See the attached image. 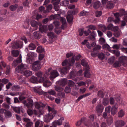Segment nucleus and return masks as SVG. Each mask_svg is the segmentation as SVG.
I'll use <instances>...</instances> for the list:
<instances>
[{
	"label": "nucleus",
	"instance_id": "f257e3e1",
	"mask_svg": "<svg viewBox=\"0 0 127 127\" xmlns=\"http://www.w3.org/2000/svg\"><path fill=\"white\" fill-rule=\"evenodd\" d=\"M36 75L37 76L38 82L39 83L43 82V85L45 87H48L49 85L48 84L50 83V82L49 81L45 76L43 75L42 73L39 71L36 73Z\"/></svg>",
	"mask_w": 127,
	"mask_h": 127
},
{
	"label": "nucleus",
	"instance_id": "f03ea898",
	"mask_svg": "<svg viewBox=\"0 0 127 127\" xmlns=\"http://www.w3.org/2000/svg\"><path fill=\"white\" fill-rule=\"evenodd\" d=\"M32 69L34 71H37L41 68L39 61H38L34 62L32 64Z\"/></svg>",
	"mask_w": 127,
	"mask_h": 127
},
{
	"label": "nucleus",
	"instance_id": "7ed1b4c3",
	"mask_svg": "<svg viewBox=\"0 0 127 127\" xmlns=\"http://www.w3.org/2000/svg\"><path fill=\"white\" fill-rule=\"evenodd\" d=\"M23 45V43L22 41H19L14 42V44L12 46L14 49H17L19 48H21Z\"/></svg>",
	"mask_w": 127,
	"mask_h": 127
},
{
	"label": "nucleus",
	"instance_id": "20e7f679",
	"mask_svg": "<svg viewBox=\"0 0 127 127\" xmlns=\"http://www.w3.org/2000/svg\"><path fill=\"white\" fill-rule=\"evenodd\" d=\"M118 105L116 103L113 105L111 109V112L112 115H115L117 112Z\"/></svg>",
	"mask_w": 127,
	"mask_h": 127
},
{
	"label": "nucleus",
	"instance_id": "39448f33",
	"mask_svg": "<svg viewBox=\"0 0 127 127\" xmlns=\"http://www.w3.org/2000/svg\"><path fill=\"white\" fill-rule=\"evenodd\" d=\"M64 118L63 117H62L58 120L57 121H54L52 123L53 126L54 127H56L57 125H61L62 123V121L64 120Z\"/></svg>",
	"mask_w": 127,
	"mask_h": 127
},
{
	"label": "nucleus",
	"instance_id": "423d86ee",
	"mask_svg": "<svg viewBox=\"0 0 127 127\" xmlns=\"http://www.w3.org/2000/svg\"><path fill=\"white\" fill-rule=\"evenodd\" d=\"M103 109V106L101 104H99L96 107V111L98 113H101Z\"/></svg>",
	"mask_w": 127,
	"mask_h": 127
},
{
	"label": "nucleus",
	"instance_id": "0eeeda50",
	"mask_svg": "<svg viewBox=\"0 0 127 127\" xmlns=\"http://www.w3.org/2000/svg\"><path fill=\"white\" fill-rule=\"evenodd\" d=\"M125 124L124 121L122 120L117 121L115 123V125L116 127H121L124 126Z\"/></svg>",
	"mask_w": 127,
	"mask_h": 127
},
{
	"label": "nucleus",
	"instance_id": "6e6552de",
	"mask_svg": "<svg viewBox=\"0 0 127 127\" xmlns=\"http://www.w3.org/2000/svg\"><path fill=\"white\" fill-rule=\"evenodd\" d=\"M34 106L35 107L38 109H40L41 107L43 108L45 106V105L43 104L41 102L38 103L37 102H35Z\"/></svg>",
	"mask_w": 127,
	"mask_h": 127
},
{
	"label": "nucleus",
	"instance_id": "1a4fd4ad",
	"mask_svg": "<svg viewBox=\"0 0 127 127\" xmlns=\"http://www.w3.org/2000/svg\"><path fill=\"white\" fill-rule=\"evenodd\" d=\"M53 114L49 113L46 115L45 117V120L47 122H49L50 120L52 119L54 117Z\"/></svg>",
	"mask_w": 127,
	"mask_h": 127
},
{
	"label": "nucleus",
	"instance_id": "9d476101",
	"mask_svg": "<svg viewBox=\"0 0 127 127\" xmlns=\"http://www.w3.org/2000/svg\"><path fill=\"white\" fill-rule=\"evenodd\" d=\"M59 74L57 71L56 70H53L51 72L50 76V79L51 80H52L53 78H54L58 76Z\"/></svg>",
	"mask_w": 127,
	"mask_h": 127
},
{
	"label": "nucleus",
	"instance_id": "9b49d317",
	"mask_svg": "<svg viewBox=\"0 0 127 127\" xmlns=\"http://www.w3.org/2000/svg\"><path fill=\"white\" fill-rule=\"evenodd\" d=\"M89 69V67H88L86 68L85 69V71L84 73V76L87 78H90L91 75Z\"/></svg>",
	"mask_w": 127,
	"mask_h": 127
},
{
	"label": "nucleus",
	"instance_id": "f8f14e48",
	"mask_svg": "<svg viewBox=\"0 0 127 127\" xmlns=\"http://www.w3.org/2000/svg\"><path fill=\"white\" fill-rule=\"evenodd\" d=\"M114 15L115 18V19L113 20V21L115 23H118L120 21L119 17L120 15L119 13L117 12L114 13Z\"/></svg>",
	"mask_w": 127,
	"mask_h": 127
},
{
	"label": "nucleus",
	"instance_id": "ddd939ff",
	"mask_svg": "<svg viewBox=\"0 0 127 127\" xmlns=\"http://www.w3.org/2000/svg\"><path fill=\"white\" fill-rule=\"evenodd\" d=\"M114 6V4L112 1H108L107 2L106 8L108 9L113 8Z\"/></svg>",
	"mask_w": 127,
	"mask_h": 127
},
{
	"label": "nucleus",
	"instance_id": "4468645a",
	"mask_svg": "<svg viewBox=\"0 0 127 127\" xmlns=\"http://www.w3.org/2000/svg\"><path fill=\"white\" fill-rule=\"evenodd\" d=\"M44 94L45 95H54L56 94V92L54 90H50L47 92H44Z\"/></svg>",
	"mask_w": 127,
	"mask_h": 127
},
{
	"label": "nucleus",
	"instance_id": "2eb2a0df",
	"mask_svg": "<svg viewBox=\"0 0 127 127\" xmlns=\"http://www.w3.org/2000/svg\"><path fill=\"white\" fill-rule=\"evenodd\" d=\"M47 27L45 25H40L39 27V31H40L42 33L43 32H45L47 30Z\"/></svg>",
	"mask_w": 127,
	"mask_h": 127
},
{
	"label": "nucleus",
	"instance_id": "dca6fc26",
	"mask_svg": "<svg viewBox=\"0 0 127 127\" xmlns=\"http://www.w3.org/2000/svg\"><path fill=\"white\" fill-rule=\"evenodd\" d=\"M31 24L32 26L35 28V30H37V29L38 26L39 25V23L38 22L33 20L31 21Z\"/></svg>",
	"mask_w": 127,
	"mask_h": 127
},
{
	"label": "nucleus",
	"instance_id": "f3484780",
	"mask_svg": "<svg viewBox=\"0 0 127 127\" xmlns=\"http://www.w3.org/2000/svg\"><path fill=\"white\" fill-rule=\"evenodd\" d=\"M47 108L49 112V113L55 114L57 113V111L55 110L53 108L49 106H47Z\"/></svg>",
	"mask_w": 127,
	"mask_h": 127
},
{
	"label": "nucleus",
	"instance_id": "a211bd4d",
	"mask_svg": "<svg viewBox=\"0 0 127 127\" xmlns=\"http://www.w3.org/2000/svg\"><path fill=\"white\" fill-rule=\"evenodd\" d=\"M21 73L27 77L31 76L32 75V72L28 70H26Z\"/></svg>",
	"mask_w": 127,
	"mask_h": 127
},
{
	"label": "nucleus",
	"instance_id": "6ab92c4d",
	"mask_svg": "<svg viewBox=\"0 0 127 127\" xmlns=\"http://www.w3.org/2000/svg\"><path fill=\"white\" fill-rule=\"evenodd\" d=\"M33 35L34 37L37 39H39L41 36V32H34L33 33Z\"/></svg>",
	"mask_w": 127,
	"mask_h": 127
},
{
	"label": "nucleus",
	"instance_id": "aec40b11",
	"mask_svg": "<svg viewBox=\"0 0 127 127\" xmlns=\"http://www.w3.org/2000/svg\"><path fill=\"white\" fill-rule=\"evenodd\" d=\"M9 81L8 79L4 78L2 79H0V84H1L3 85L1 86L2 88L4 86V84H6Z\"/></svg>",
	"mask_w": 127,
	"mask_h": 127
},
{
	"label": "nucleus",
	"instance_id": "412c9836",
	"mask_svg": "<svg viewBox=\"0 0 127 127\" xmlns=\"http://www.w3.org/2000/svg\"><path fill=\"white\" fill-rule=\"evenodd\" d=\"M5 116L6 118H9L12 116V113L9 110H6L4 112Z\"/></svg>",
	"mask_w": 127,
	"mask_h": 127
},
{
	"label": "nucleus",
	"instance_id": "4be33fe9",
	"mask_svg": "<svg viewBox=\"0 0 127 127\" xmlns=\"http://www.w3.org/2000/svg\"><path fill=\"white\" fill-rule=\"evenodd\" d=\"M21 107H12L13 110L16 113L19 114L20 113V108Z\"/></svg>",
	"mask_w": 127,
	"mask_h": 127
},
{
	"label": "nucleus",
	"instance_id": "5701e85b",
	"mask_svg": "<svg viewBox=\"0 0 127 127\" xmlns=\"http://www.w3.org/2000/svg\"><path fill=\"white\" fill-rule=\"evenodd\" d=\"M101 5V3L98 1H97L94 2L93 5V7L95 9L98 8Z\"/></svg>",
	"mask_w": 127,
	"mask_h": 127
},
{
	"label": "nucleus",
	"instance_id": "b1692460",
	"mask_svg": "<svg viewBox=\"0 0 127 127\" xmlns=\"http://www.w3.org/2000/svg\"><path fill=\"white\" fill-rule=\"evenodd\" d=\"M60 21L62 23V25L61 26V28L62 29H64V25L66 23V19L65 18L61 17L60 18Z\"/></svg>",
	"mask_w": 127,
	"mask_h": 127
},
{
	"label": "nucleus",
	"instance_id": "393cba45",
	"mask_svg": "<svg viewBox=\"0 0 127 127\" xmlns=\"http://www.w3.org/2000/svg\"><path fill=\"white\" fill-rule=\"evenodd\" d=\"M37 79V77H36L34 76H32L30 80L32 83H36L38 82Z\"/></svg>",
	"mask_w": 127,
	"mask_h": 127
},
{
	"label": "nucleus",
	"instance_id": "a878e982",
	"mask_svg": "<svg viewBox=\"0 0 127 127\" xmlns=\"http://www.w3.org/2000/svg\"><path fill=\"white\" fill-rule=\"evenodd\" d=\"M60 84L62 86H65L66 84L67 80L66 79L64 78L59 81Z\"/></svg>",
	"mask_w": 127,
	"mask_h": 127
},
{
	"label": "nucleus",
	"instance_id": "bb28decb",
	"mask_svg": "<svg viewBox=\"0 0 127 127\" xmlns=\"http://www.w3.org/2000/svg\"><path fill=\"white\" fill-rule=\"evenodd\" d=\"M127 60V57L125 56H122L119 58V62L122 63H123Z\"/></svg>",
	"mask_w": 127,
	"mask_h": 127
},
{
	"label": "nucleus",
	"instance_id": "cd10ccee",
	"mask_svg": "<svg viewBox=\"0 0 127 127\" xmlns=\"http://www.w3.org/2000/svg\"><path fill=\"white\" fill-rule=\"evenodd\" d=\"M36 47L35 45L33 43H31L28 46L29 49L30 50H34Z\"/></svg>",
	"mask_w": 127,
	"mask_h": 127
},
{
	"label": "nucleus",
	"instance_id": "c85d7f7f",
	"mask_svg": "<svg viewBox=\"0 0 127 127\" xmlns=\"http://www.w3.org/2000/svg\"><path fill=\"white\" fill-rule=\"evenodd\" d=\"M55 90L58 92H62L64 90V89L58 86H56L55 87Z\"/></svg>",
	"mask_w": 127,
	"mask_h": 127
},
{
	"label": "nucleus",
	"instance_id": "c756f323",
	"mask_svg": "<svg viewBox=\"0 0 127 127\" xmlns=\"http://www.w3.org/2000/svg\"><path fill=\"white\" fill-rule=\"evenodd\" d=\"M81 64L83 66L86 67V68L89 67V66L87 63L86 61L84 59L82 60L81 61Z\"/></svg>",
	"mask_w": 127,
	"mask_h": 127
},
{
	"label": "nucleus",
	"instance_id": "7c9ffc66",
	"mask_svg": "<svg viewBox=\"0 0 127 127\" xmlns=\"http://www.w3.org/2000/svg\"><path fill=\"white\" fill-rule=\"evenodd\" d=\"M18 7V5L17 4H15L14 5H11L9 7L10 9L12 11H15Z\"/></svg>",
	"mask_w": 127,
	"mask_h": 127
},
{
	"label": "nucleus",
	"instance_id": "2f4dec72",
	"mask_svg": "<svg viewBox=\"0 0 127 127\" xmlns=\"http://www.w3.org/2000/svg\"><path fill=\"white\" fill-rule=\"evenodd\" d=\"M57 95L60 98H64L65 97V94L64 92L58 93Z\"/></svg>",
	"mask_w": 127,
	"mask_h": 127
},
{
	"label": "nucleus",
	"instance_id": "473e14b6",
	"mask_svg": "<svg viewBox=\"0 0 127 127\" xmlns=\"http://www.w3.org/2000/svg\"><path fill=\"white\" fill-rule=\"evenodd\" d=\"M95 33L93 31L91 33V36H89L88 37V38L89 39L94 40L95 39Z\"/></svg>",
	"mask_w": 127,
	"mask_h": 127
},
{
	"label": "nucleus",
	"instance_id": "72a5a7b5",
	"mask_svg": "<svg viewBox=\"0 0 127 127\" xmlns=\"http://www.w3.org/2000/svg\"><path fill=\"white\" fill-rule=\"evenodd\" d=\"M66 18L68 22L69 23H71L73 20L72 16L70 15L69 14H68L66 17Z\"/></svg>",
	"mask_w": 127,
	"mask_h": 127
},
{
	"label": "nucleus",
	"instance_id": "f704fd0d",
	"mask_svg": "<svg viewBox=\"0 0 127 127\" xmlns=\"http://www.w3.org/2000/svg\"><path fill=\"white\" fill-rule=\"evenodd\" d=\"M12 54L15 57H17L19 54V52L17 50H13L11 51Z\"/></svg>",
	"mask_w": 127,
	"mask_h": 127
},
{
	"label": "nucleus",
	"instance_id": "c9c22d12",
	"mask_svg": "<svg viewBox=\"0 0 127 127\" xmlns=\"http://www.w3.org/2000/svg\"><path fill=\"white\" fill-rule=\"evenodd\" d=\"M125 115L124 111L122 109L120 110L118 113V116L119 117H122Z\"/></svg>",
	"mask_w": 127,
	"mask_h": 127
},
{
	"label": "nucleus",
	"instance_id": "e433bc0d",
	"mask_svg": "<svg viewBox=\"0 0 127 127\" xmlns=\"http://www.w3.org/2000/svg\"><path fill=\"white\" fill-rule=\"evenodd\" d=\"M40 124V121L38 120L35 123V127H42L43 126V123H41L40 125L39 126Z\"/></svg>",
	"mask_w": 127,
	"mask_h": 127
},
{
	"label": "nucleus",
	"instance_id": "4c0bfd02",
	"mask_svg": "<svg viewBox=\"0 0 127 127\" xmlns=\"http://www.w3.org/2000/svg\"><path fill=\"white\" fill-rule=\"evenodd\" d=\"M109 102L108 98H104L103 99L102 104L105 106L107 105Z\"/></svg>",
	"mask_w": 127,
	"mask_h": 127
},
{
	"label": "nucleus",
	"instance_id": "58836bf2",
	"mask_svg": "<svg viewBox=\"0 0 127 127\" xmlns=\"http://www.w3.org/2000/svg\"><path fill=\"white\" fill-rule=\"evenodd\" d=\"M52 7L53 6L52 4H50L49 5L46 7V10L45 11V12H44L45 13L48 12L49 11V10H50L52 9Z\"/></svg>",
	"mask_w": 127,
	"mask_h": 127
},
{
	"label": "nucleus",
	"instance_id": "ea45409f",
	"mask_svg": "<svg viewBox=\"0 0 127 127\" xmlns=\"http://www.w3.org/2000/svg\"><path fill=\"white\" fill-rule=\"evenodd\" d=\"M36 51L39 53H41L44 51V49L41 46H39L38 47Z\"/></svg>",
	"mask_w": 127,
	"mask_h": 127
},
{
	"label": "nucleus",
	"instance_id": "a19ab883",
	"mask_svg": "<svg viewBox=\"0 0 127 127\" xmlns=\"http://www.w3.org/2000/svg\"><path fill=\"white\" fill-rule=\"evenodd\" d=\"M107 124L109 125H111L113 122V119L111 118H109L107 120Z\"/></svg>",
	"mask_w": 127,
	"mask_h": 127
},
{
	"label": "nucleus",
	"instance_id": "79ce46f5",
	"mask_svg": "<svg viewBox=\"0 0 127 127\" xmlns=\"http://www.w3.org/2000/svg\"><path fill=\"white\" fill-rule=\"evenodd\" d=\"M47 34L48 36H49V38L52 39L55 37V36L53 32H50L48 33Z\"/></svg>",
	"mask_w": 127,
	"mask_h": 127
},
{
	"label": "nucleus",
	"instance_id": "37998d69",
	"mask_svg": "<svg viewBox=\"0 0 127 127\" xmlns=\"http://www.w3.org/2000/svg\"><path fill=\"white\" fill-rule=\"evenodd\" d=\"M97 56L100 59L102 60L104 59V55L103 53H99L97 55Z\"/></svg>",
	"mask_w": 127,
	"mask_h": 127
},
{
	"label": "nucleus",
	"instance_id": "c03bdc74",
	"mask_svg": "<svg viewBox=\"0 0 127 127\" xmlns=\"http://www.w3.org/2000/svg\"><path fill=\"white\" fill-rule=\"evenodd\" d=\"M114 60L115 57L113 56L108 59V63L110 64H112L114 62Z\"/></svg>",
	"mask_w": 127,
	"mask_h": 127
},
{
	"label": "nucleus",
	"instance_id": "a18cd8bd",
	"mask_svg": "<svg viewBox=\"0 0 127 127\" xmlns=\"http://www.w3.org/2000/svg\"><path fill=\"white\" fill-rule=\"evenodd\" d=\"M121 65V64L119 61L116 62L113 64V66L115 67H120Z\"/></svg>",
	"mask_w": 127,
	"mask_h": 127
},
{
	"label": "nucleus",
	"instance_id": "49530a36",
	"mask_svg": "<svg viewBox=\"0 0 127 127\" xmlns=\"http://www.w3.org/2000/svg\"><path fill=\"white\" fill-rule=\"evenodd\" d=\"M68 83L69 87H72L75 84L74 82L72 80H69L68 82Z\"/></svg>",
	"mask_w": 127,
	"mask_h": 127
},
{
	"label": "nucleus",
	"instance_id": "de8ad7c7",
	"mask_svg": "<svg viewBox=\"0 0 127 127\" xmlns=\"http://www.w3.org/2000/svg\"><path fill=\"white\" fill-rule=\"evenodd\" d=\"M97 95L99 97L102 98L104 96L103 93L101 91H99L98 92Z\"/></svg>",
	"mask_w": 127,
	"mask_h": 127
},
{
	"label": "nucleus",
	"instance_id": "09e8293b",
	"mask_svg": "<svg viewBox=\"0 0 127 127\" xmlns=\"http://www.w3.org/2000/svg\"><path fill=\"white\" fill-rule=\"evenodd\" d=\"M85 118H82L80 120L78 121L76 124V125L77 126H79L81 124L82 122H83L84 121Z\"/></svg>",
	"mask_w": 127,
	"mask_h": 127
},
{
	"label": "nucleus",
	"instance_id": "8fccbe9b",
	"mask_svg": "<svg viewBox=\"0 0 127 127\" xmlns=\"http://www.w3.org/2000/svg\"><path fill=\"white\" fill-rule=\"evenodd\" d=\"M121 34L120 32L119 31H116L113 34L116 37H119L120 36Z\"/></svg>",
	"mask_w": 127,
	"mask_h": 127
},
{
	"label": "nucleus",
	"instance_id": "3c124183",
	"mask_svg": "<svg viewBox=\"0 0 127 127\" xmlns=\"http://www.w3.org/2000/svg\"><path fill=\"white\" fill-rule=\"evenodd\" d=\"M64 92L66 93H70L71 92L70 87L68 86L66 87L64 90Z\"/></svg>",
	"mask_w": 127,
	"mask_h": 127
},
{
	"label": "nucleus",
	"instance_id": "603ef678",
	"mask_svg": "<svg viewBox=\"0 0 127 127\" xmlns=\"http://www.w3.org/2000/svg\"><path fill=\"white\" fill-rule=\"evenodd\" d=\"M112 52L113 53L115 54L117 57L119 56L120 55V52L118 51L112 50Z\"/></svg>",
	"mask_w": 127,
	"mask_h": 127
},
{
	"label": "nucleus",
	"instance_id": "864d4df0",
	"mask_svg": "<svg viewBox=\"0 0 127 127\" xmlns=\"http://www.w3.org/2000/svg\"><path fill=\"white\" fill-rule=\"evenodd\" d=\"M95 16L97 17H99L101 16L102 12L101 11H96L95 12Z\"/></svg>",
	"mask_w": 127,
	"mask_h": 127
},
{
	"label": "nucleus",
	"instance_id": "5fc2aeb1",
	"mask_svg": "<svg viewBox=\"0 0 127 127\" xmlns=\"http://www.w3.org/2000/svg\"><path fill=\"white\" fill-rule=\"evenodd\" d=\"M44 112V110L43 109L40 110L38 112V117H39L41 115H43Z\"/></svg>",
	"mask_w": 127,
	"mask_h": 127
},
{
	"label": "nucleus",
	"instance_id": "6e6d98bb",
	"mask_svg": "<svg viewBox=\"0 0 127 127\" xmlns=\"http://www.w3.org/2000/svg\"><path fill=\"white\" fill-rule=\"evenodd\" d=\"M3 107L5 108V109L8 110L9 108V104L6 103H3L2 104Z\"/></svg>",
	"mask_w": 127,
	"mask_h": 127
},
{
	"label": "nucleus",
	"instance_id": "4d7b16f0",
	"mask_svg": "<svg viewBox=\"0 0 127 127\" xmlns=\"http://www.w3.org/2000/svg\"><path fill=\"white\" fill-rule=\"evenodd\" d=\"M27 112L28 115L29 116H31L33 114V111L32 109L30 108H28L27 110Z\"/></svg>",
	"mask_w": 127,
	"mask_h": 127
},
{
	"label": "nucleus",
	"instance_id": "13d9d810",
	"mask_svg": "<svg viewBox=\"0 0 127 127\" xmlns=\"http://www.w3.org/2000/svg\"><path fill=\"white\" fill-rule=\"evenodd\" d=\"M60 1V0H52V2L53 5L56 4H59Z\"/></svg>",
	"mask_w": 127,
	"mask_h": 127
},
{
	"label": "nucleus",
	"instance_id": "bf43d9fd",
	"mask_svg": "<svg viewBox=\"0 0 127 127\" xmlns=\"http://www.w3.org/2000/svg\"><path fill=\"white\" fill-rule=\"evenodd\" d=\"M111 106H108L105 109V112L107 113H109L111 110Z\"/></svg>",
	"mask_w": 127,
	"mask_h": 127
},
{
	"label": "nucleus",
	"instance_id": "052dcab7",
	"mask_svg": "<svg viewBox=\"0 0 127 127\" xmlns=\"http://www.w3.org/2000/svg\"><path fill=\"white\" fill-rule=\"evenodd\" d=\"M119 13L121 16H123V15H126V11L125 10L123 9L121 10L120 11V13Z\"/></svg>",
	"mask_w": 127,
	"mask_h": 127
},
{
	"label": "nucleus",
	"instance_id": "680f3d73",
	"mask_svg": "<svg viewBox=\"0 0 127 127\" xmlns=\"http://www.w3.org/2000/svg\"><path fill=\"white\" fill-rule=\"evenodd\" d=\"M99 41L101 44H103L105 42V39L103 37H101L100 38Z\"/></svg>",
	"mask_w": 127,
	"mask_h": 127
},
{
	"label": "nucleus",
	"instance_id": "e2e57ef3",
	"mask_svg": "<svg viewBox=\"0 0 127 127\" xmlns=\"http://www.w3.org/2000/svg\"><path fill=\"white\" fill-rule=\"evenodd\" d=\"M75 13L76 12L74 10H71L68 11V14H69L70 15L73 16V15L75 14Z\"/></svg>",
	"mask_w": 127,
	"mask_h": 127
},
{
	"label": "nucleus",
	"instance_id": "0e129e2a",
	"mask_svg": "<svg viewBox=\"0 0 127 127\" xmlns=\"http://www.w3.org/2000/svg\"><path fill=\"white\" fill-rule=\"evenodd\" d=\"M33 106V104L29 102L27 103L26 106L28 108H32Z\"/></svg>",
	"mask_w": 127,
	"mask_h": 127
},
{
	"label": "nucleus",
	"instance_id": "69168bd1",
	"mask_svg": "<svg viewBox=\"0 0 127 127\" xmlns=\"http://www.w3.org/2000/svg\"><path fill=\"white\" fill-rule=\"evenodd\" d=\"M59 4H55L54 5V8L55 10L56 11H58L60 9V7Z\"/></svg>",
	"mask_w": 127,
	"mask_h": 127
},
{
	"label": "nucleus",
	"instance_id": "338daca9",
	"mask_svg": "<svg viewBox=\"0 0 127 127\" xmlns=\"http://www.w3.org/2000/svg\"><path fill=\"white\" fill-rule=\"evenodd\" d=\"M102 47L104 49H107L108 50H109L110 48L109 46L107 44H104L103 45Z\"/></svg>",
	"mask_w": 127,
	"mask_h": 127
},
{
	"label": "nucleus",
	"instance_id": "774afa93",
	"mask_svg": "<svg viewBox=\"0 0 127 127\" xmlns=\"http://www.w3.org/2000/svg\"><path fill=\"white\" fill-rule=\"evenodd\" d=\"M20 88V87L18 86H14L12 87L11 89L12 90L17 91Z\"/></svg>",
	"mask_w": 127,
	"mask_h": 127
}]
</instances>
